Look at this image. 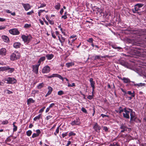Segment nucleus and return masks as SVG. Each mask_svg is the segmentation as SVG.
Here are the masks:
<instances>
[{"mask_svg":"<svg viewBox=\"0 0 146 146\" xmlns=\"http://www.w3.org/2000/svg\"><path fill=\"white\" fill-rule=\"evenodd\" d=\"M135 71L137 73L146 76V64L139 66L135 68Z\"/></svg>","mask_w":146,"mask_h":146,"instance_id":"obj_1","label":"nucleus"},{"mask_svg":"<svg viewBox=\"0 0 146 146\" xmlns=\"http://www.w3.org/2000/svg\"><path fill=\"white\" fill-rule=\"evenodd\" d=\"M20 56V53L18 51H15L11 55L10 59L11 60H15L19 59Z\"/></svg>","mask_w":146,"mask_h":146,"instance_id":"obj_2","label":"nucleus"},{"mask_svg":"<svg viewBox=\"0 0 146 146\" xmlns=\"http://www.w3.org/2000/svg\"><path fill=\"white\" fill-rule=\"evenodd\" d=\"M21 38L24 42L27 43H28L32 38V37L30 35L26 36L23 35L21 36Z\"/></svg>","mask_w":146,"mask_h":146,"instance_id":"obj_3","label":"nucleus"},{"mask_svg":"<svg viewBox=\"0 0 146 146\" xmlns=\"http://www.w3.org/2000/svg\"><path fill=\"white\" fill-rule=\"evenodd\" d=\"M5 81H7L6 83L8 84H14L17 82V80L14 78L9 77L5 78Z\"/></svg>","mask_w":146,"mask_h":146,"instance_id":"obj_4","label":"nucleus"},{"mask_svg":"<svg viewBox=\"0 0 146 146\" xmlns=\"http://www.w3.org/2000/svg\"><path fill=\"white\" fill-rule=\"evenodd\" d=\"M143 6V5L141 4H137L135 7L134 9H133V12L134 13H136L139 10L140 8L141 7Z\"/></svg>","mask_w":146,"mask_h":146,"instance_id":"obj_5","label":"nucleus"},{"mask_svg":"<svg viewBox=\"0 0 146 146\" xmlns=\"http://www.w3.org/2000/svg\"><path fill=\"white\" fill-rule=\"evenodd\" d=\"M9 33L13 35H18L20 32L18 30L15 28L13 29L9 30Z\"/></svg>","mask_w":146,"mask_h":146,"instance_id":"obj_6","label":"nucleus"},{"mask_svg":"<svg viewBox=\"0 0 146 146\" xmlns=\"http://www.w3.org/2000/svg\"><path fill=\"white\" fill-rule=\"evenodd\" d=\"M40 65L39 64H38L37 65L32 66V68L33 72L35 73L36 74L38 73V67Z\"/></svg>","mask_w":146,"mask_h":146,"instance_id":"obj_7","label":"nucleus"},{"mask_svg":"<svg viewBox=\"0 0 146 146\" xmlns=\"http://www.w3.org/2000/svg\"><path fill=\"white\" fill-rule=\"evenodd\" d=\"M21 4L23 6L25 10L26 11H28L29 9H31L32 7V6L29 3L25 4L23 3H22Z\"/></svg>","mask_w":146,"mask_h":146,"instance_id":"obj_8","label":"nucleus"},{"mask_svg":"<svg viewBox=\"0 0 146 146\" xmlns=\"http://www.w3.org/2000/svg\"><path fill=\"white\" fill-rule=\"evenodd\" d=\"M129 110L130 111V112L131 120H135V112L133 111L132 109H129Z\"/></svg>","mask_w":146,"mask_h":146,"instance_id":"obj_9","label":"nucleus"},{"mask_svg":"<svg viewBox=\"0 0 146 146\" xmlns=\"http://www.w3.org/2000/svg\"><path fill=\"white\" fill-rule=\"evenodd\" d=\"M124 113H123V117L127 119L129 118V114L130 111H129L126 110V108L124 109Z\"/></svg>","mask_w":146,"mask_h":146,"instance_id":"obj_10","label":"nucleus"},{"mask_svg":"<svg viewBox=\"0 0 146 146\" xmlns=\"http://www.w3.org/2000/svg\"><path fill=\"white\" fill-rule=\"evenodd\" d=\"M50 71V68L48 65L44 67L42 69V72L44 73H47L49 72Z\"/></svg>","mask_w":146,"mask_h":146,"instance_id":"obj_11","label":"nucleus"},{"mask_svg":"<svg viewBox=\"0 0 146 146\" xmlns=\"http://www.w3.org/2000/svg\"><path fill=\"white\" fill-rule=\"evenodd\" d=\"M120 129L121 130V132H123L125 131H127L128 128H127L125 124H122L120 126Z\"/></svg>","mask_w":146,"mask_h":146,"instance_id":"obj_12","label":"nucleus"},{"mask_svg":"<svg viewBox=\"0 0 146 146\" xmlns=\"http://www.w3.org/2000/svg\"><path fill=\"white\" fill-rule=\"evenodd\" d=\"M80 123V122L79 118H76V120H74V121H72L71 124L72 126H74L75 125H79Z\"/></svg>","mask_w":146,"mask_h":146,"instance_id":"obj_13","label":"nucleus"},{"mask_svg":"<svg viewBox=\"0 0 146 146\" xmlns=\"http://www.w3.org/2000/svg\"><path fill=\"white\" fill-rule=\"evenodd\" d=\"M6 50L4 48H2L0 50V55L5 56L6 54Z\"/></svg>","mask_w":146,"mask_h":146,"instance_id":"obj_14","label":"nucleus"},{"mask_svg":"<svg viewBox=\"0 0 146 146\" xmlns=\"http://www.w3.org/2000/svg\"><path fill=\"white\" fill-rule=\"evenodd\" d=\"M15 70V68H10L9 66H6V71H8V73H11Z\"/></svg>","mask_w":146,"mask_h":146,"instance_id":"obj_15","label":"nucleus"},{"mask_svg":"<svg viewBox=\"0 0 146 146\" xmlns=\"http://www.w3.org/2000/svg\"><path fill=\"white\" fill-rule=\"evenodd\" d=\"M90 85L91 87L92 88V90L95 89V83L94 81H93L92 78H91L90 79Z\"/></svg>","mask_w":146,"mask_h":146,"instance_id":"obj_16","label":"nucleus"},{"mask_svg":"<svg viewBox=\"0 0 146 146\" xmlns=\"http://www.w3.org/2000/svg\"><path fill=\"white\" fill-rule=\"evenodd\" d=\"M121 80H123L125 83H128L131 82L130 80L127 78L124 77L121 79Z\"/></svg>","mask_w":146,"mask_h":146,"instance_id":"obj_17","label":"nucleus"},{"mask_svg":"<svg viewBox=\"0 0 146 146\" xmlns=\"http://www.w3.org/2000/svg\"><path fill=\"white\" fill-rule=\"evenodd\" d=\"M94 128L96 131H98L100 130V126L97 123H96L94 126Z\"/></svg>","mask_w":146,"mask_h":146,"instance_id":"obj_18","label":"nucleus"},{"mask_svg":"<svg viewBox=\"0 0 146 146\" xmlns=\"http://www.w3.org/2000/svg\"><path fill=\"white\" fill-rule=\"evenodd\" d=\"M54 56L52 54H48L46 55V57L48 60H50L52 59L54 57Z\"/></svg>","mask_w":146,"mask_h":146,"instance_id":"obj_19","label":"nucleus"},{"mask_svg":"<svg viewBox=\"0 0 146 146\" xmlns=\"http://www.w3.org/2000/svg\"><path fill=\"white\" fill-rule=\"evenodd\" d=\"M2 38L3 40L5 42H8L9 40V39L8 37L5 35H3L2 36Z\"/></svg>","mask_w":146,"mask_h":146,"instance_id":"obj_20","label":"nucleus"},{"mask_svg":"<svg viewBox=\"0 0 146 146\" xmlns=\"http://www.w3.org/2000/svg\"><path fill=\"white\" fill-rule=\"evenodd\" d=\"M21 44L19 42H15L13 44V46L15 48H20L21 46Z\"/></svg>","mask_w":146,"mask_h":146,"instance_id":"obj_21","label":"nucleus"},{"mask_svg":"<svg viewBox=\"0 0 146 146\" xmlns=\"http://www.w3.org/2000/svg\"><path fill=\"white\" fill-rule=\"evenodd\" d=\"M45 57L44 56H42L39 59L38 61V64L40 65L41 62L44 61L45 60Z\"/></svg>","mask_w":146,"mask_h":146,"instance_id":"obj_22","label":"nucleus"},{"mask_svg":"<svg viewBox=\"0 0 146 146\" xmlns=\"http://www.w3.org/2000/svg\"><path fill=\"white\" fill-rule=\"evenodd\" d=\"M74 62H68L66 64V66H67L68 68H69L70 66H72L74 65Z\"/></svg>","mask_w":146,"mask_h":146,"instance_id":"obj_23","label":"nucleus"},{"mask_svg":"<svg viewBox=\"0 0 146 146\" xmlns=\"http://www.w3.org/2000/svg\"><path fill=\"white\" fill-rule=\"evenodd\" d=\"M35 102V101L33 100L31 98H29L27 101V104L29 105V104L32 103H34Z\"/></svg>","mask_w":146,"mask_h":146,"instance_id":"obj_24","label":"nucleus"},{"mask_svg":"<svg viewBox=\"0 0 146 146\" xmlns=\"http://www.w3.org/2000/svg\"><path fill=\"white\" fill-rule=\"evenodd\" d=\"M65 38L62 36V35H60V42L61 43L62 45L65 41Z\"/></svg>","mask_w":146,"mask_h":146,"instance_id":"obj_25","label":"nucleus"},{"mask_svg":"<svg viewBox=\"0 0 146 146\" xmlns=\"http://www.w3.org/2000/svg\"><path fill=\"white\" fill-rule=\"evenodd\" d=\"M60 4L59 3H57L54 7L55 9L57 10H59L60 9Z\"/></svg>","mask_w":146,"mask_h":146,"instance_id":"obj_26","label":"nucleus"},{"mask_svg":"<svg viewBox=\"0 0 146 146\" xmlns=\"http://www.w3.org/2000/svg\"><path fill=\"white\" fill-rule=\"evenodd\" d=\"M44 86V84L43 83H42L38 84L37 86V88L38 89H40L43 88Z\"/></svg>","mask_w":146,"mask_h":146,"instance_id":"obj_27","label":"nucleus"},{"mask_svg":"<svg viewBox=\"0 0 146 146\" xmlns=\"http://www.w3.org/2000/svg\"><path fill=\"white\" fill-rule=\"evenodd\" d=\"M55 77H57L59 78L62 81H64L63 78L60 75L57 74H55Z\"/></svg>","mask_w":146,"mask_h":146,"instance_id":"obj_28","label":"nucleus"},{"mask_svg":"<svg viewBox=\"0 0 146 146\" xmlns=\"http://www.w3.org/2000/svg\"><path fill=\"white\" fill-rule=\"evenodd\" d=\"M41 116V114H39L38 115L36 116L33 119V120L35 121H36L37 120L39 119Z\"/></svg>","mask_w":146,"mask_h":146,"instance_id":"obj_29","label":"nucleus"},{"mask_svg":"<svg viewBox=\"0 0 146 146\" xmlns=\"http://www.w3.org/2000/svg\"><path fill=\"white\" fill-rule=\"evenodd\" d=\"M15 123H16V122H13V132L16 131L17 130V127L15 125Z\"/></svg>","mask_w":146,"mask_h":146,"instance_id":"obj_30","label":"nucleus"},{"mask_svg":"<svg viewBox=\"0 0 146 146\" xmlns=\"http://www.w3.org/2000/svg\"><path fill=\"white\" fill-rule=\"evenodd\" d=\"M127 93L129 95H131L132 97H134L135 96L134 91L133 93H132L131 91H128Z\"/></svg>","mask_w":146,"mask_h":146,"instance_id":"obj_31","label":"nucleus"},{"mask_svg":"<svg viewBox=\"0 0 146 146\" xmlns=\"http://www.w3.org/2000/svg\"><path fill=\"white\" fill-rule=\"evenodd\" d=\"M60 126V125H59L57 128L55 132L54 133V134L56 136V135L59 132V129Z\"/></svg>","mask_w":146,"mask_h":146,"instance_id":"obj_32","label":"nucleus"},{"mask_svg":"<svg viewBox=\"0 0 146 146\" xmlns=\"http://www.w3.org/2000/svg\"><path fill=\"white\" fill-rule=\"evenodd\" d=\"M48 92L49 94H50L52 91V88L50 86H49L48 87Z\"/></svg>","mask_w":146,"mask_h":146,"instance_id":"obj_33","label":"nucleus"},{"mask_svg":"<svg viewBox=\"0 0 146 146\" xmlns=\"http://www.w3.org/2000/svg\"><path fill=\"white\" fill-rule=\"evenodd\" d=\"M6 66L0 67V72L6 71Z\"/></svg>","mask_w":146,"mask_h":146,"instance_id":"obj_34","label":"nucleus"},{"mask_svg":"<svg viewBox=\"0 0 146 146\" xmlns=\"http://www.w3.org/2000/svg\"><path fill=\"white\" fill-rule=\"evenodd\" d=\"M31 27L30 24H25L24 27L26 29L29 28Z\"/></svg>","mask_w":146,"mask_h":146,"instance_id":"obj_35","label":"nucleus"},{"mask_svg":"<svg viewBox=\"0 0 146 146\" xmlns=\"http://www.w3.org/2000/svg\"><path fill=\"white\" fill-rule=\"evenodd\" d=\"M32 133V131L31 130H29L26 132L27 135L28 136H30L31 135Z\"/></svg>","mask_w":146,"mask_h":146,"instance_id":"obj_36","label":"nucleus"},{"mask_svg":"<svg viewBox=\"0 0 146 146\" xmlns=\"http://www.w3.org/2000/svg\"><path fill=\"white\" fill-rule=\"evenodd\" d=\"M76 135V133H74L73 131L70 132L68 134L69 137H70L72 136H74Z\"/></svg>","mask_w":146,"mask_h":146,"instance_id":"obj_37","label":"nucleus"},{"mask_svg":"<svg viewBox=\"0 0 146 146\" xmlns=\"http://www.w3.org/2000/svg\"><path fill=\"white\" fill-rule=\"evenodd\" d=\"M68 85V87H73V86H75V83H72L71 84H70L69 82L67 83Z\"/></svg>","mask_w":146,"mask_h":146,"instance_id":"obj_38","label":"nucleus"},{"mask_svg":"<svg viewBox=\"0 0 146 146\" xmlns=\"http://www.w3.org/2000/svg\"><path fill=\"white\" fill-rule=\"evenodd\" d=\"M94 40L92 38H89L87 40V41L89 43H92Z\"/></svg>","mask_w":146,"mask_h":146,"instance_id":"obj_39","label":"nucleus"},{"mask_svg":"<svg viewBox=\"0 0 146 146\" xmlns=\"http://www.w3.org/2000/svg\"><path fill=\"white\" fill-rule=\"evenodd\" d=\"M123 111H124V109L123 110L121 107H120L118 110L119 113H121Z\"/></svg>","mask_w":146,"mask_h":146,"instance_id":"obj_40","label":"nucleus"},{"mask_svg":"<svg viewBox=\"0 0 146 146\" xmlns=\"http://www.w3.org/2000/svg\"><path fill=\"white\" fill-rule=\"evenodd\" d=\"M77 36L76 35H73L71 36L70 37V39H74L75 38H77Z\"/></svg>","mask_w":146,"mask_h":146,"instance_id":"obj_41","label":"nucleus"},{"mask_svg":"<svg viewBox=\"0 0 146 146\" xmlns=\"http://www.w3.org/2000/svg\"><path fill=\"white\" fill-rule=\"evenodd\" d=\"M39 93V91L37 90H34L32 91V94L35 95V94Z\"/></svg>","mask_w":146,"mask_h":146,"instance_id":"obj_42","label":"nucleus"},{"mask_svg":"<svg viewBox=\"0 0 146 146\" xmlns=\"http://www.w3.org/2000/svg\"><path fill=\"white\" fill-rule=\"evenodd\" d=\"M47 19L50 24L53 25L54 24V22L53 21L50 20L49 18H48V19Z\"/></svg>","mask_w":146,"mask_h":146,"instance_id":"obj_43","label":"nucleus"},{"mask_svg":"<svg viewBox=\"0 0 146 146\" xmlns=\"http://www.w3.org/2000/svg\"><path fill=\"white\" fill-rule=\"evenodd\" d=\"M109 146H119V145L116 142H114L112 144H110Z\"/></svg>","mask_w":146,"mask_h":146,"instance_id":"obj_44","label":"nucleus"},{"mask_svg":"<svg viewBox=\"0 0 146 146\" xmlns=\"http://www.w3.org/2000/svg\"><path fill=\"white\" fill-rule=\"evenodd\" d=\"M47 76L48 78H50L52 77H55V74H53L52 75L50 76Z\"/></svg>","mask_w":146,"mask_h":146,"instance_id":"obj_45","label":"nucleus"},{"mask_svg":"<svg viewBox=\"0 0 146 146\" xmlns=\"http://www.w3.org/2000/svg\"><path fill=\"white\" fill-rule=\"evenodd\" d=\"M40 5L39 7H38V8L39 9L40 8H42L45 7L46 6V4L44 3H40Z\"/></svg>","mask_w":146,"mask_h":146,"instance_id":"obj_46","label":"nucleus"},{"mask_svg":"<svg viewBox=\"0 0 146 146\" xmlns=\"http://www.w3.org/2000/svg\"><path fill=\"white\" fill-rule=\"evenodd\" d=\"M64 92L62 90H60L58 92V94L59 95H61L64 94Z\"/></svg>","mask_w":146,"mask_h":146,"instance_id":"obj_47","label":"nucleus"},{"mask_svg":"<svg viewBox=\"0 0 146 146\" xmlns=\"http://www.w3.org/2000/svg\"><path fill=\"white\" fill-rule=\"evenodd\" d=\"M34 13V11L33 10H32L31 11L27 12V15H31L33 13Z\"/></svg>","mask_w":146,"mask_h":146,"instance_id":"obj_48","label":"nucleus"},{"mask_svg":"<svg viewBox=\"0 0 146 146\" xmlns=\"http://www.w3.org/2000/svg\"><path fill=\"white\" fill-rule=\"evenodd\" d=\"M60 30L61 31L62 33L64 35H66V33L65 32V30L64 29H63L62 28H61V29Z\"/></svg>","mask_w":146,"mask_h":146,"instance_id":"obj_49","label":"nucleus"},{"mask_svg":"<svg viewBox=\"0 0 146 146\" xmlns=\"http://www.w3.org/2000/svg\"><path fill=\"white\" fill-rule=\"evenodd\" d=\"M39 135H38L36 133H34L32 135V137L33 138H35V137H37Z\"/></svg>","mask_w":146,"mask_h":146,"instance_id":"obj_50","label":"nucleus"},{"mask_svg":"<svg viewBox=\"0 0 146 146\" xmlns=\"http://www.w3.org/2000/svg\"><path fill=\"white\" fill-rule=\"evenodd\" d=\"M81 110L84 113H87V111L86 109L82 107L81 108Z\"/></svg>","mask_w":146,"mask_h":146,"instance_id":"obj_51","label":"nucleus"},{"mask_svg":"<svg viewBox=\"0 0 146 146\" xmlns=\"http://www.w3.org/2000/svg\"><path fill=\"white\" fill-rule=\"evenodd\" d=\"M68 132L63 133L62 134V136L63 138H64L67 135Z\"/></svg>","mask_w":146,"mask_h":146,"instance_id":"obj_52","label":"nucleus"},{"mask_svg":"<svg viewBox=\"0 0 146 146\" xmlns=\"http://www.w3.org/2000/svg\"><path fill=\"white\" fill-rule=\"evenodd\" d=\"M143 84L142 83H140L139 84H134L135 86H143Z\"/></svg>","mask_w":146,"mask_h":146,"instance_id":"obj_53","label":"nucleus"},{"mask_svg":"<svg viewBox=\"0 0 146 146\" xmlns=\"http://www.w3.org/2000/svg\"><path fill=\"white\" fill-rule=\"evenodd\" d=\"M45 108V107H44L40 109L39 111V113H42L44 111V109Z\"/></svg>","mask_w":146,"mask_h":146,"instance_id":"obj_54","label":"nucleus"},{"mask_svg":"<svg viewBox=\"0 0 146 146\" xmlns=\"http://www.w3.org/2000/svg\"><path fill=\"white\" fill-rule=\"evenodd\" d=\"M68 43L69 45L72 46V44L71 42V39H70L69 38L68 39Z\"/></svg>","mask_w":146,"mask_h":146,"instance_id":"obj_55","label":"nucleus"},{"mask_svg":"<svg viewBox=\"0 0 146 146\" xmlns=\"http://www.w3.org/2000/svg\"><path fill=\"white\" fill-rule=\"evenodd\" d=\"M36 134L38 135H39V134L40 133H41V131H40L39 130V129H37V130H36Z\"/></svg>","mask_w":146,"mask_h":146,"instance_id":"obj_56","label":"nucleus"},{"mask_svg":"<svg viewBox=\"0 0 146 146\" xmlns=\"http://www.w3.org/2000/svg\"><path fill=\"white\" fill-rule=\"evenodd\" d=\"M8 123V122L7 120L3 121L2 122V124H6Z\"/></svg>","mask_w":146,"mask_h":146,"instance_id":"obj_57","label":"nucleus"},{"mask_svg":"<svg viewBox=\"0 0 146 146\" xmlns=\"http://www.w3.org/2000/svg\"><path fill=\"white\" fill-rule=\"evenodd\" d=\"M93 98V95H89L87 97V98L89 100H91Z\"/></svg>","mask_w":146,"mask_h":146,"instance_id":"obj_58","label":"nucleus"},{"mask_svg":"<svg viewBox=\"0 0 146 146\" xmlns=\"http://www.w3.org/2000/svg\"><path fill=\"white\" fill-rule=\"evenodd\" d=\"M112 47L118 50H120L121 49V48L120 47H115L113 46H112Z\"/></svg>","mask_w":146,"mask_h":146,"instance_id":"obj_59","label":"nucleus"},{"mask_svg":"<svg viewBox=\"0 0 146 146\" xmlns=\"http://www.w3.org/2000/svg\"><path fill=\"white\" fill-rule=\"evenodd\" d=\"M6 28V27L4 26H0V30L4 29Z\"/></svg>","mask_w":146,"mask_h":146,"instance_id":"obj_60","label":"nucleus"},{"mask_svg":"<svg viewBox=\"0 0 146 146\" xmlns=\"http://www.w3.org/2000/svg\"><path fill=\"white\" fill-rule=\"evenodd\" d=\"M51 34L52 37L54 38H55L56 37V35L54 34V32H52L51 33Z\"/></svg>","mask_w":146,"mask_h":146,"instance_id":"obj_61","label":"nucleus"},{"mask_svg":"<svg viewBox=\"0 0 146 146\" xmlns=\"http://www.w3.org/2000/svg\"><path fill=\"white\" fill-rule=\"evenodd\" d=\"M101 116H102L103 118H104L105 117H108L109 116L108 115L104 114H101Z\"/></svg>","mask_w":146,"mask_h":146,"instance_id":"obj_62","label":"nucleus"},{"mask_svg":"<svg viewBox=\"0 0 146 146\" xmlns=\"http://www.w3.org/2000/svg\"><path fill=\"white\" fill-rule=\"evenodd\" d=\"M6 92H7V93L8 94H11L12 93V91H10L8 90L7 89L6 91Z\"/></svg>","mask_w":146,"mask_h":146,"instance_id":"obj_63","label":"nucleus"},{"mask_svg":"<svg viewBox=\"0 0 146 146\" xmlns=\"http://www.w3.org/2000/svg\"><path fill=\"white\" fill-rule=\"evenodd\" d=\"M71 142L70 141H67V143L66 145V146H69V145H70L71 143Z\"/></svg>","mask_w":146,"mask_h":146,"instance_id":"obj_64","label":"nucleus"}]
</instances>
